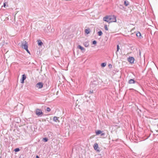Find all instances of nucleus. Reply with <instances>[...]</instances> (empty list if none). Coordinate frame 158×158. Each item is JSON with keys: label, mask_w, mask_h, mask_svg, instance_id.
Masks as SVG:
<instances>
[{"label": "nucleus", "mask_w": 158, "mask_h": 158, "mask_svg": "<svg viewBox=\"0 0 158 158\" xmlns=\"http://www.w3.org/2000/svg\"><path fill=\"white\" fill-rule=\"evenodd\" d=\"M108 18L109 20L107 21V22L109 23L116 22V17L114 15H108Z\"/></svg>", "instance_id": "nucleus-1"}, {"label": "nucleus", "mask_w": 158, "mask_h": 158, "mask_svg": "<svg viewBox=\"0 0 158 158\" xmlns=\"http://www.w3.org/2000/svg\"><path fill=\"white\" fill-rule=\"evenodd\" d=\"M22 48L24 49L28 48V44L26 41H23L22 43Z\"/></svg>", "instance_id": "nucleus-2"}, {"label": "nucleus", "mask_w": 158, "mask_h": 158, "mask_svg": "<svg viewBox=\"0 0 158 158\" xmlns=\"http://www.w3.org/2000/svg\"><path fill=\"white\" fill-rule=\"evenodd\" d=\"M35 113L38 116H41L43 114L42 110L38 109H37L36 110Z\"/></svg>", "instance_id": "nucleus-3"}, {"label": "nucleus", "mask_w": 158, "mask_h": 158, "mask_svg": "<svg viewBox=\"0 0 158 158\" xmlns=\"http://www.w3.org/2000/svg\"><path fill=\"white\" fill-rule=\"evenodd\" d=\"M135 59L132 57H130L128 58V61L131 64H133L134 63Z\"/></svg>", "instance_id": "nucleus-4"}, {"label": "nucleus", "mask_w": 158, "mask_h": 158, "mask_svg": "<svg viewBox=\"0 0 158 158\" xmlns=\"http://www.w3.org/2000/svg\"><path fill=\"white\" fill-rule=\"evenodd\" d=\"M36 87L38 89H41L43 87V84L42 82H40L36 85Z\"/></svg>", "instance_id": "nucleus-5"}, {"label": "nucleus", "mask_w": 158, "mask_h": 158, "mask_svg": "<svg viewBox=\"0 0 158 158\" xmlns=\"http://www.w3.org/2000/svg\"><path fill=\"white\" fill-rule=\"evenodd\" d=\"M94 148L95 150L97 151H99V150L98 149V145L97 143H95L94 145Z\"/></svg>", "instance_id": "nucleus-6"}, {"label": "nucleus", "mask_w": 158, "mask_h": 158, "mask_svg": "<svg viewBox=\"0 0 158 158\" xmlns=\"http://www.w3.org/2000/svg\"><path fill=\"white\" fill-rule=\"evenodd\" d=\"M26 77L25 74H23L22 75V79L21 80V83H23L24 82V80L26 79Z\"/></svg>", "instance_id": "nucleus-7"}, {"label": "nucleus", "mask_w": 158, "mask_h": 158, "mask_svg": "<svg viewBox=\"0 0 158 158\" xmlns=\"http://www.w3.org/2000/svg\"><path fill=\"white\" fill-rule=\"evenodd\" d=\"M128 83L129 84H132L135 83L136 81L132 79H130L128 81Z\"/></svg>", "instance_id": "nucleus-8"}, {"label": "nucleus", "mask_w": 158, "mask_h": 158, "mask_svg": "<svg viewBox=\"0 0 158 158\" xmlns=\"http://www.w3.org/2000/svg\"><path fill=\"white\" fill-rule=\"evenodd\" d=\"M108 15H107L103 18V21L107 22V21L109 20V18H108Z\"/></svg>", "instance_id": "nucleus-9"}, {"label": "nucleus", "mask_w": 158, "mask_h": 158, "mask_svg": "<svg viewBox=\"0 0 158 158\" xmlns=\"http://www.w3.org/2000/svg\"><path fill=\"white\" fill-rule=\"evenodd\" d=\"M83 45L85 47H87L89 46V44L88 42L86 41L83 43Z\"/></svg>", "instance_id": "nucleus-10"}, {"label": "nucleus", "mask_w": 158, "mask_h": 158, "mask_svg": "<svg viewBox=\"0 0 158 158\" xmlns=\"http://www.w3.org/2000/svg\"><path fill=\"white\" fill-rule=\"evenodd\" d=\"M77 48H78L80 49L81 51H85V49L83 47H82L80 45H78L77 46Z\"/></svg>", "instance_id": "nucleus-11"}, {"label": "nucleus", "mask_w": 158, "mask_h": 158, "mask_svg": "<svg viewBox=\"0 0 158 158\" xmlns=\"http://www.w3.org/2000/svg\"><path fill=\"white\" fill-rule=\"evenodd\" d=\"M85 32L87 34H89L90 32V30L89 29H85Z\"/></svg>", "instance_id": "nucleus-12"}, {"label": "nucleus", "mask_w": 158, "mask_h": 158, "mask_svg": "<svg viewBox=\"0 0 158 158\" xmlns=\"http://www.w3.org/2000/svg\"><path fill=\"white\" fill-rule=\"evenodd\" d=\"M136 35L137 37H139L140 38H141V33L139 32H138L136 34Z\"/></svg>", "instance_id": "nucleus-13"}, {"label": "nucleus", "mask_w": 158, "mask_h": 158, "mask_svg": "<svg viewBox=\"0 0 158 158\" xmlns=\"http://www.w3.org/2000/svg\"><path fill=\"white\" fill-rule=\"evenodd\" d=\"M38 44L39 46H41L43 43L40 40H37Z\"/></svg>", "instance_id": "nucleus-14"}, {"label": "nucleus", "mask_w": 158, "mask_h": 158, "mask_svg": "<svg viewBox=\"0 0 158 158\" xmlns=\"http://www.w3.org/2000/svg\"><path fill=\"white\" fill-rule=\"evenodd\" d=\"M124 4L126 6H127L129 5V3L128 1H125L124 2Z\"/></svg>", "instance_id": "nucleus-15"}, {"label": "nucleus", "mask_w": 158, "mask_h": 158, "mask_svg": "<svg viewBox=\"0 0 158 158\" xmlns=\"http://www.w3.org/2000/svg\"><path fill=\"white\" fill-rule=\"evenodd\" d=\"M102 133V131L100 130H98L96 132V135H98L99 134H101Z\"/></svg>", "instance_id": "nucleus-16"}, {"label": "nucleus", "mask_w": 158, "mask_h": 158, "mask_svg": "<svg viewBox=\"0 0 158 158\" xmlns=\"http://www.w3.org/2000/svg\"><path fill=\"white\" fill-rule=\"evenodd\" d=\"M53 121L55 122H57V120H58V118L57 117L55 116L53 118Z\"/></svg>", "instance_id": "nucleus-17"}, {"label": "nucleus", "mask_w": 158, "mask_h": 158, "mask_svg": "<svg viewBox=\"0 0 158 158\" xmlns=\"http://www.w3.org/2000/svg\"><path fill=\"white\" fill-rule=\"evenodd\" d=\"M98 34L99 36H101L102 34V33L101 31H100L98 32Z\"/></svg>", "instance_id": "nucleus-18"}, {"label": "nucleus", "mask_w": 158, "mask_h": 158, "mask_svg": "<svg viewBox=\"0 0 158 158\" xmlns=\"http://www.w3.org/2000/svg\"><path fill=\"white\" fill-rule=\"evenodd\" d=\"M106 64L104 63H102L101 64V66L102 67H104L106 66Z\"/></svg>", "instance_id": "nucleus-19"}, {"label": "nucleus", "mask_w": 158, "mask_h": 158, "mask_svg": "<svg viewBox=\"0 0 158 158\" xmlns=\"http://www.w3.org/2000/svg\"><path fill=\"white\" fill-rule=\"evenodd\" d=\"M43 140L45 142H46L48 141V139L46 138H44L43 139Z\"/></svg>", "instance_id": "nucleus-20"}, {"label": "nucleus", "mask_w": 158, "mask_h": 158, "mask_svg": "<svg viewBox=\"0 0 158 158\" xmlns=\"http://www.w3.org/2000/svg\"><path fill=\"white\" fill-rule=\"evenodd\" d=\"M119 49V45H118L117 46V51L116 52H118Z\"/></svg>", "instance_id": "nucleus-21"}, {"label": "nucleus", "mask_w": 158, "mask_h": 158, "mask_svg": "<svg viewBox=\"0 0 158 158\" xmlns=\"http://www.w3.org/2000/svg\"><path fill=\"white\" fill-rule=\"evenodd\" d=\"M19 150H20L19 148H16L15 149L14 151L15 152H18L19 151Z\"/></svg>", "instance_id": "nucleus-22"}, {"label": "nucleus", "mask_w": 158, "mask_h": 158, "mask_svg": "<svg viewBox=\"0 0 158 158\" xmlns=\"http://www.w3.org/2000/svg\"><path fill=\"white\" fill-rule=\"evenodd\" d=\"M51 110V109L49 107H48L46 109V111L48 112H49Z\"/></svg>", "instance_id": "nucleus-23"}, {"label": "nucleus", "mask_w": 158, "mask_h": 158, "mask_svg": "<svg viewBox=\"0 0 158 158\" xmlns=\"http://www.w3.org/2000/svg\"><path fill=\"white\" fill-rule=\"evenodd\" d=\"M104 27H105V30L106 31H107L108 30V28L107 27V26L106 25H105Z\"/></svg>", "instance_id": "nucleus-24"}, {"label": "nucleus", "mask_w": 158, "mask_h": 158, "mask_svg": "<svg viewBox=\"0 0 158 158\" xmlns=\"http://www.w3.org/2000/svg\"><path fill=\"white\" fill-rule=\"evenodd\" d=\"M97 44V41L95 40H94L93 41V44Z\"/></svg>", "instance_id": "nucleus-25"}, {"label": "nucleus", "mask_w": 158, "mask_h": 158, "mask_svg": "<svg viewBox=\"0 0 158 158\" xmlns=\"http://www.w3.org/2000/svg\"><path fill=\"white\" fill-rule=\"evenodd\" d=\"M6 4H7V3L6 2H5L4 3L3 6H4V7H5Z\"/></svg>", "instance_id": "nucleus-26"}, {"label": "nucleus", "mask_w": 158, "mask_h": 158, "mask_svg": "<svg viewBox=\"0 0 158 158\" xmlns=\"http://www.w3.org/2000/svg\"><path fill=\"white\" fill-rule=\"evenodd\" d=\"M25 50L27 51V52L29 53V54H30V52H29V51L28 50V48H27V49H26Z\"/></svg>", "instance_id": "nucleus-27"}, {"label": "nucleus", "mask_w": 158, "mask_h": 158, "mask_svg": "<svg viewBox=\"0 0 158 158\" xmlns=\"http://www.w3.org/2000/svg\"><path fill=\"white\" fill-rule=\"evenodd\" d=\"M36 158H39V156H36Z\"/></svg>", "instance_id": "nucleus-28"}, {"label": "nucleus", "mask_w": 158, "mask_h": 158, "mask_svg": "<svg viewBox=\"0 0 158 158\" xmlns=\"http://www.w3.org/2000/svg\"><path fill=\"white\" fill-rule=\"evenodd\" d=\"M104 135V134L103 133H102V134H101V135Z\"/></svg>", "instance_id": "nucleus-29"}, {"label": "nucleus", "mask_w": 158, "mask_h": 158, "mask_svg": "<svg viewBox=\"0 0 158 158\" xmlns=\"http://www.w3.org/2000/svg\"><path fill=\"white\" fill-rule=\"evenodd\" d=\"M111 66V65H109V66Z\"/></svg>", "instance_id": "nucleus-30"}, {"label": "nucleus", "mask_w": 158, "mask_h": 158, "mask_svg": "<svg viewBox=\"0 0 158 158\" xmlns=\"http://www.w3.org/2000/svg\"><path fill=\"white\" fill-rule=\"evenodd\" d=\"M111 66V65H109V66Z\"/></svg>", "instance_id": "nucleus-31"}]
</instances>
